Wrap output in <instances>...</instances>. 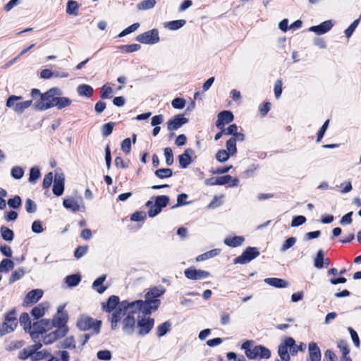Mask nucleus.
<instances>
[{"instance_id":"obj_49","label":"nucleus","mask_w":361,"mask_h":361,"mask_svg":"<svg viewBox=\"0 0 361 361\" xmlns=\"http://www.w3.org/2000/svg\"><path fill=\"white\" fill-rule=\"evenodd\" d=\"M78 9V3L75 1H69L67 4L66 12L70 15H75Z\"/></svg>"},{"instance_id":"obj_54","label":"nucleus","mask_w":361,"mask_h":361,"mask_svg":"<svg viewBox=\"0 0 361 361\" xmlns=\"http://www.w3.org/2000/svg\"><path fill=\"white\" fill-rule=\"evenodd\" d=\"M130 138H126L121 142V149L126 153L129 154L131 149V143Z\"/></svg>"},{"instance_id":"obj_35","label":"nucleus","mask_w":361,"mask_h":361,"mask_svg":"<svg viewBox=\"0 0 361 361\" xmlns=\"http://www.w3.org/2000/svg\"><path fill=\"white\" fill-rule=\"evenodd\" d=\"M155 4V0H144L137 5V8L139 11L147 10L154 8Z\"/></svg>"},{"instance_id":"obj_22","label":"nucleus","mask_w":361,"mask_h":361,"mask_svg":"<svg viewBox=\"0 0 361 361\" xmlns=\"http://www.w3.org/2000/svg\"><path fill=\"white\" fill-rule=\"evenodd\" d=\"M121 303L117 296L112 295L109 298L106 305H103V309L106 312H112L113 313Z\"/></svg>"},{"instance_id":"obj_40","label":"nucleus","mask_w":361,"mask_h":361,"mask_svg":"<svg viewBox=\"0 0 361 361\" xmlns=\"http://www.w3.org/2000/svg\"><path fill=\"white\" fill-rule=\"evenodd\" d=\"M219 252H220V250L218 249L212 250L211 251H209L207 252H205L202 255H199L198 257H196V260L197 262L204 261L208 258H211L212 257L217 255L219 253Z\"/></svg>"},{"instance_id":"obj_1","label":"nucleus","mask_w":361,"mask_h":361,"mask_svg":"<svg viewBox=\"0 0 361 361\" xmlns=\"http://www.w3.org/2000/svg\"><path fill=\"white\" fill-rule=\"evenodd\" d=\"M139 311H142L141 302H121V305L111 314V328L113 329H116L118 323L123 320V331L127 334H132L135 327V315H137Z\"/></svg>"},{"instance_id":"obj_15","label":"nucleus","mask_w":361,"mask_h":361,"mask_svg":"<svg viewBox=\"0 0 361 361\" xmlns=\"http://www.w3.org/2000/svg\"><path fill=\"white\" fill-rule=\"evenodd\" d=\"M184 273L186 278L190 280H200L210 276L209 272L207 271L196 269L192 267L185 269Z\"/></svg>"},{"instance_id":"obj_62","label":"nucleus","mask_w":361,"mask_h":361,"mask_svg":"<svg viewBox=\"0 0 361 361\" xmlns=\"http://www.w3.org/2000/svg\"><path fill=\"white\" fill-rule=\"evenodd\" d=\"M21 204V199L19 196H16L8 201V204L13 208H18Z\"/></svg>"},{"instance_id":"obj_20","label":"nucleus","mask_w":361,"mask_h":361,"mask_svg":"<svg viewBox=\"0 0 361 361\" xmlns=\"http://www.w3.org/2000/svg\"><path fill=\"white\" fill-rule=\"evenodd\" d=\"M310 359L311 361H320L321 352L319 348L314 342L309 344Z\"/></svg>"},{"instance_id":"obj_45","label":"nucleus","mask_w":361,"mask_h":361,"mask_svg":"<svg viewBox=\"0 0 361 361\" xmlns=\"http://www.w3.org/2000/svg\"><path fill=\"white\" fill-rule=\"evenodd\" d=\"M171 328V323L169 322H165L162 324L158 326V335L159 336H164Z\"/></svg>"},{"instance_id":"obj_28","label":"nucleus","mask_w":361,"mask_h":361,"mask_svg":"<svg viewBox=\"0 0 361 361\" xmlns=\"http://www.w3.org/2000/svg\"><path fill=\"white\" fill-rule=\"evenodd\" d=\"M185 23V20H177L165 23L164 27L170 30H176L182 27Z\"/></svg>"},{"instance_id":"obj_24","label":"nucleus","mask_w":361,"mask_h":361,"mask_svg":"<svg viewBox=\"0 0 361 361\" xmlns=\"http://www.w3.org/2000/svg\"><path fill=\"white\" fill-rule=\"evenodd\" d=\"M192 152L191 149H187L184 153L178 157L180 166L185 169L191 163L190 154Z\"/></svg>"},{"instance_id":"obj_46","label":"nucleus","mask_w":361,"mask_h":361,"mask_svg":"<svg viewBox=\"0 0 361 361\" xmlns=\"http://www.w3.org/2000/svg\"><path fill=\"white\" fill-rule=\"evenodd\" d=\"M164 157L166 164L171 166L173 163V155L172 149L170 147H166L164 149Z\"/></svg>"},{"instance_id":"obj_14","label":"nucleus","mask_w":361,"mask_h":361,"mask_svg":"<svg viewBox=\"0 0 361 361\" xmlns=\"http://www.w3.org/2000/svg\"><path fill=\"white\" fill-rule=\"evenodd\" d=\"M259 255L257 248L249 247H247L243 254L235 259V264H246L250 262L252 259L256 258Z\"/></svg>"},{"instance_id":"obj_4","label":"nucleus","mask_w":361,"mask_h":361,"mask_svg":"<svg viewBox=\"0 0 361 361\" xmlns=\"http://www.w3.org/2000/svg\"><path fill=\"white\" fill-rule=\"evenodd\" d=\"M165 292V288L162 286L154 287L145 294V300H136L141 302L142 311L147 314L156 311L160 305V300L156 299L161 296Z\"/></svg>"},{"instance_id":"obj_9","label":"nucleus","mask_w":361,"mask_h":361,"mask_svg":"<svg viewBox=\"0 0 361 361\" xmlns=\"http://www.w3.org/2000/svg\"><path fill=\"white\" fill-rule=\"evenodd\" d=\"M21 99L22 97L20 96H10L6 101V106L8 108H11L16 113L21 114L24 112L25 109L29 108L32 104V100H27L21 102H18Z\"/></svg>"},{"instance_id":"obj_7","label":"nucleus","mask_w":361,"mask_h":361,"mask_svg":"<svg viewBox=\"0 0 361 361\" xmlns=\"http://www.w3.org/2000/svg\"><path fill=\"white\" fill-rule=\"evenodd\" d=\"M101 325V321L93 319L85 315L80 316L77 322V326L80 329L92 331L94 334H98L100 332Z\"/></svg>"},{"instance_id":"obj_60","label":"nucleus","mask_w":361,"mask_h":361,"mask_svg":"<svg viewBox=\"0 0 361 361\" xmlns=\"http://www.w3.org/2000/svg\"><path fill=\"white\" fill-rule=\"evenodd\" d=\"M97 357L102 360H109L111 358V353L109 350H100L97 353Z\"/></svg>"},{"instance_id":"obj_44","label":"nucleus","mask_w":361,"mask_h":361,"mask_svg":"<svg viewBox=\"0 0 361 361\" xmlns=\"http://www.w3.org/2000/svg\"><path fill=\"white\" fill-rule=\"evenodd\" d=\"M80 281V277L78 275H70L66 278V282L68 286H75Z\"/></svg>"},{"instance_id":"obj_51","label":"nucleus","mask_w":361,"mask_h":361,"mask_svg":"<svg viewBox=\"0 0 361 361\" xmlns=\"http://www.w3.org/2000/svg\"><path fill=\"white\" fill-rule=\"evenodd\" d=\"M223 198H224V195L214 197V200L208 205V208L214 209L217 207H219L223 203Z\"/></svg>"},{"instance_id":"obj_18","label":"nucleus","mask_w":361,"mask_h":361,"mask_svg":"<svg viewBox=\"0 0 361 361\" xmlns=\"http://www.w3.org/2000/svg\"><path fill=\"white\" fill-rule=\"evenodd\" d=\"M233 115L229 111H224L219 114L218 119L216 121V127L223 130L225 125L231 123L233 120Z\"/></svg>"},{"instance_id":"obj_50","label":"nucleus","mask_w":361,"mask_h":361,"mask_svg":"<svg viewBox=\"0 0 361 361\" xmlns=\"http://www.w3.org/2000/svg\"><path fill=\"white\" fill-rule=\"evenodd\" d=\"M114 126V123H108L104 124L102 127V133L103 136L104 137L109 136L112 133Z\"/></svg>"},{"instance_id":"obj_56","label":"nucleus","mask_w":361,"mask_h":361,"mask_svg":"<svg viewBox=\"0 0 361 361\" xmlns=\"http://www.w3.org/2000/svg\"><path fill=\"white\" fill-rule=\"evenodd\" d=\"M360 19H357L355 21L352 23V24L345 30V34L347 38H349L353 32H354L355 29L357 27L358 23H359Z\"/></svg>"},{"instance_id":"obj_16","label":"nucleus","mask_w":361,"mask_h":361,"mask_svg":"<svg viewBox=\"0 0 361 361\" xmlns=\"http://www.w3.org/2000/svg\"><path fill=\"white\" fill-rule=\"evenodd\" d=\"M188 122V118L184 117L182 114H178L168 121L167 128L169 130H177Z\"/></svg>"},{"instance_id":"obj_12","label":"nucleus","mask_w":361,"mask_h":361,"mask_svg":"<svg viewBox=\"0 0 361 361\" xmlns=\"http://www.w3.org/2000/svg\"><path fill=\"white\" fill-rule=\"evenodd\" d=\"M137 41L143 44H155L159 41V32L152 29L137 36Z\"/></svg>"},{"instance_id":"obj_5","label":"nucleus","mask_w":361,"mask_h":361,"mask_svg":"<svg viewBox=\"0 0 361 361\" xmlns=\"http://www.w3.org/2000/svg\"><path fill=\"white\" fill-rule=\"evenodd\" d=\"M42 347V345L39 342L27 346L19 353L18 357L21 360L31 358L33 361L42 360L49 357L51 354L49 351L46 350H39Z\"/></svg>"},{"instance_id":"obj_61","label":"nucleus","mask_w":361,"mask_h":361,"mask_svg":"<svg viewBox=\"0 0 361 361\" xmlns=\"http://www.w3.org/2000/svg\"><path fill=\"white\" fill-rule=\"evenodd\" d=\"M306 221V219L303 216H298L293 218L291 222V226L296 227L303 224Z\"/></svg>"},{"instance_id":"obj_33","label":"nucleus","mask_w":361,"mask_h":361,"mask_svg":"<svg viewBox=\"0 0 361 361\" xmlns=\"http://www.w3.org/2000/svg\"><path fill=\"white\" fill-rule=\"evenodd\" d=\"M14 267V263L12 260L4 259L0 263V272L7 273Z\"/></svg>"},{"instance_id":"obj_47","label":"nucleus","mask_w":361,"mask_h":361,"mask_svg":"<svg viewBox=\"0 0 361 361\" xmlns=\"http://www.w3.org/2000/svg\"><path fill=\"white\" fill-rule=\"evenodd\" d=\"M139 27H140V23H135L131 25L130 26H129L128 27H127L126 29H125L124 30H123L118 35V37H124V36L135 31Z\"/></svg>"},{"instance_id":"obj_26","label":"nucleus","mask_w":361,"mask_h":361,"mask_svg":"<svg viewBox=\"0 0 361 361\" xmlns=\"http://www.w3.org/2000/svg\"><path fill=\"white\" fill-rule=\"evenodd\" d=\"M56 103L54 104V107H56L59 110L68 107L72 104V99L66 97H60L57 96L56 99Z\"/></svg>"},{"instance_id":"obj_36","label":"nucleus","mask_w":361,"mask_h":361,"mask_svg":"<svg viewBox=\"0 0 361 361\" xmlns=\"http://www.w3.org/2000/svg\"><path fill=\"white\" fill-rule=\"evenodd\" d=\"M226 150L227 151V152H229V154L231 156H233L237 152L235 138L231 137L226 142Z\"/></svg>"},{"instance_id":"obj_38","label":"nucleus","mask_w":361,"mask_h":361,"mask_svg":"<svg viewBox=\"0 0 361 361\" xmlns=\"http://www.w3.org/2000/svg\"><path fill=\"white\" fill-rule=\"evenodd\" d=\"M20 323L22 326H23V328L25 331L27 329L31 330L32 326L30 325V317L29 314L27 313H23L20 317ZM33 329V326H32Z\"/></svg>"},{"instance_id":"obj_52","label":"nucleus","mask_w":361,"mask_h":361,"mask_svg":"<svg viewBox=\"0 0 361 361\" xmlns=\"http://www.w3.org/2000/svg\"><path fill=\"white\" fill-rule=\"evenodd\" d=\"M11 175L14 178L20 179L23 176L24 171L20 166H15L11 169Z\"/></svg>"},{"instance_id":"obj_19","label":"nucleus","mask_w":361,"mask_h":361,"mask_svg":"<svg viewBox=\"0 0 361 361\" xmlns=\"http://www.w3.org/2000/svg\"><path fill=\"white\" fill-rule=\"evenodd\" d=\"M332 22L331 20H326L322 23L319 25L312 26L310 28V30L315 32L317 35H322L329 31L332 27Z\"/></svg>"},{"instance_id":"obj_39","label":"nucleus","mask_w":361,"mask_h":361,"mask_svg":"<svg viewBox=\"0 0 361 361\" xmlns=\"http://www.w3.org/2000/svg\"><path fill=\"white\" fill-rule=\"evenodd\" d=\"M0 231L1 236L5 240H13L14 235L13 231L5 226H1Z\"/></svg>"},{"instance_id":"obj_37","label":"nucleus","mask_w":361,"mask_h":361,"mask_svg":"<svg viewBox=\"0 0 361 361\" xmlns=\"http://www.w3.org/2000/svg\"><path fill=\"white\" fill-rule=\"evenodd\" d=\"M146 205L147 207H150L149 211H148V215L150 216V217H154L157 214H158L161 211V208L158 206L157 204V203L154 202V204H152V202L151 201H148L146 204Z\"/></svg>"},{"instance_id":"obj_34","label":"nucleus","mask_w":361,"mask_h":361,"mask_svg":"<svg viewBox=\"0 0 361 361\" xmlns=\"http://www.w3.org/2000/svg\"><path fill=\"white\" fill-rule=\"evenodd\" d=\"M324 255L323 250H319L317 252V256L315 257L314 260V267L317 269H322V268L324 267Z\"/></svg>"},{"instance_id":"obj_43","label":"nucleus","mask_w":361,"mask_h":361,"mask_svg":"<svg viewBox=\"0 0 361 361\" xmlns=\"http://www.w3.org/2000/svg\"><path fill=\"white\" fill-rule=\"evenodd\" d=\"M173 174L171 169H161L155 171V175L160 178L171 177Z\"/></svg>"},{"instance_id":"obj_30","label":"nucleus","mask_w":361,"mask_h":361,"mask_svg":"<svg viewBox=\"0 0 361 361\" xmlns=\"http://www.w3.org/2000/svg\"><path fill=\"white\" fill-rule=\"evenodd\" d=\"M63 204L64 207L68 209H70L73 212H76L80 209V206L78 204L77 201L73 198H68L63 200Z\"/></svg>"},{"instance_id":"obj_6","label":"nucleus","mask_w":361,"mask_h":361,"mask_svg":"<svg viewBox=\"0 0 361 361\" xmlns=\"http://www.w3.org/2000/svg\"><path fill=\"white\" fill-rule=\"evenodd\" d=\"M252 341H247L242 345V348L245 350L246 356L250 359H268L271 356L270 350L262 346H253Z\"/></svg>"},{"instance_id":"obj_13","label":"nucleus","mask_w":361,"mask_h":361,"mask_svg":"<svg viewBox=\"0 0 361 361\" xmlns=\"http://www.w3.org/2000/svg\"><path fill=\"white\" fill-rule=\"evenodd\" d=\"M17 319L13 314H8L6 317L5 322L0 325V336H4L13 331L17 326Z\"/></svg>"},{"instance_id":"obj_17","label":"nucleus","mask_w":361,"mask_h":361,"mask_svg":"<svg viewBox=\"0 0 361 361\" xmlns=\"http://www.w3.org/2000/svg\"><path fill=\"white\" fill-rule=\"evenodd\" d=\"M64 176L61 173H56L53 186V192L57 195H61L64 190Z\"/></svg>"},{"instance_id":"obj_27","label":"nucleus","mask_w":361,"mask_h":361,"mask_svg":"<svg viewBox=\"0 0 361 361\" xmlns=\"http://www.w3.org/2000/svg\"><path fill=\"white\" fill-rule=\"evenodd\" d=\"M230 181H232V186H235L238 184V180L237 178H233L232 176L229 175L218 178L214 184L225 185L228 183Z\"/></svg>"},{"instance_id":"obj_11","label":"nucleus","mask_w":361,"mask_h":361,"mask_svg":"<svg viewBox=\"0 0 361 361\" xmlns=\"http://www.w3.org/2000/svg\"><path fill=\"white\" fill-rule=\"evenodd\" d=\"M67 321V315L59 311L58 314L55 317L52 322L49 321H41L42 325H47L49 326H51L54 329H61L64 327L66 329V334L68 333V329L66 325Z\"/></svg>"},{"instance_id":"obj_58","label":"nucleus","mask_w":361,"mask_h":361,"mask_svg":"<svg viewBox=\"0 0 361 361\" xmlns=\"http://www.w3.org/2000/svg\"><path fill=\"white\" fill-rule=\"evenodd\" d=\"M121 49L127 53H131L136 51L140 49V45L137 44L127 45V46H123L121 47Z\"/></svg>"},{"instance_id":"obj_29","label":"nucleus","mask_w":361,"mask_h":361,"mask_svg":"<svg viewBox=\"0 0 361 361\" xmlns=\"http://www.w3.org/2000/svg\"><path fill=\"white\" fill-rule=\"evenodd\" d=\"M244 241V238L242 236L228 237L225 239L224 243L226 245L231 247H236L240 245Z\"/></svg>"},{"instance_id":"obj_42","label":"nucleus","mask_w":361,"mask_h":361,"mask_svg":"<svg viewBox=\"0 0 361 361\" xmlns=\"http://www.w3.org/2000/svg\"><path fill=\"white\" fill-rule=\"evenodd\" d=\"M229 152H227L226 149H220L216 154V159L219 162H225L230 157Z\"/></svg>"},{"instance_id":"obj_32","label":"nucleus","mask_w":361,"mask_h":361,"mask_svg":"<svg viewBox=\"0 0 361 361\" xmlns=\"http://www.w3.org/2000/svg\"><path fill=\"white\" fill-rule=\"evenodd\" d=\"M288 345L286 343V340L283 343H281L279 347V355L283 361H289L290 356L288 353Z\"/></svg>"},{"instance_id":"obj_21","label":"nucleus","mask_w":361,"mask_h":361,"mask_svg":"<svg viewBox=\"0 0 361 361\" xmlns=\"http://www.w3.org/2000/svg\"><path fill=\"white\" fill-rule=\"evenodd\" d=\"M49 305L47 302H43L37 306L35 307L31 312L32 316L35 319L40 318L43 317L48 310Z\"/></svg>"},{"instance_id":"obj_10","label":"nucleus","mask_w":361,"mask_h":361,"mask_svg":"<svg viewBox=\"0 0 361 361\" xmlns=\"http://www.w3.org/2000/svg\"><path fill=\"white\" fill-rule=\"evenodd\" d=\"M90 338L88 334H84L79 337L78 339V345L75 343V340L73 336L67 337L63 342V346L66 348H78L81 350L85 344Z\"/></svg>"},{"instance_id":"obj_48","label":"nucleus","mask_w":361,"mask_h":361,"mask_svg":"<svg viewBox=\"0 0 361 361\" xmlns=\"http://www.w3.org/2000/svg\"><path fill=\"white\" fill-rule=\"evenodd\" d=\"M169 202V197L166 195L158 196L156 198L155 203L161 209L165 207Z\"/></svg>"},{"instance_id":"obj_25","label":"nucleus","mask_w":361,"mask_h":361,"mask_svg":"<svg viewBox=\"0 0 361 361\" xmlns=\"http://www.w3.org/2000/svg\"><path fill=\"white\" fill-rule=\"evenodd\" d=\"M43 295V291L40 289L32 290L26 295V302L30 303L37 302Z\"/></svg>"},{"instance_id":"obj_8","label":"nucleus","mask_w":361,"mask_h":361,"mask_svg":"<svg viewBox=\"0 0 361 361\" xmlns=\"http://www.w3.org/2000/svg\"><path fill=\"white\" fill-rule=\"evenodd\" d=\"M151 313L147 314L143 311H139L137 314V326L140 329L139 334L145 335L148 334L154 326V321L150 317Z\"/></svg>"},{"instance_id":"obj_64","label":"nucleus","mask_w":361,"mask_h":361,"mask_svg":"<svg viewBox=\"0 0 361 361\" xmlns=\"http://www.w3.org/2000/svg\"><path fill=\"white\" fill-rule=\"evenodd\" d=\"M53 173L51 172L47 174L43 180V186L45 188H49L53 181Z\"/></svg>"},{"instance_id":"obj_3","label":"nucleus","mask_w":361,"mask_h":361,"mask_svg":"<svg viewBox=\"0 0 361 361\" xmlns=\"http://www.w3.org/2000/svg\"><path fill=\"white\" fill-rule=\"evenodd\" d=\"M53 327L49 326L47 325H41L37 326L36 323L33 324V329H36L37 331H31L30 336L36 342L37 339H39V336L43 339L44 343L45 344H50L54 342L60 337H63L66 334V329L64 327L61 329H54L51 331L49 333H47V331L52 329Z\"/></svg>"},{"instance_id":"obj_55","label":"nucleus","mask_w":361,"mask_h":361,"mask_svg":"<svg viewBox=\"0 0 361 361\" xmlns=\"http://www.w3.org/2000/svg\"><path fill=\"white\" fill-rule=\"evenodd\" d=\"M296 242V239L294 237H290L288 238L285 243H283V246L281 247V251L285 252L288 249L290 248L292 246L294 245V244Z\"/></svg>"},{"instance_id":"obj_53","label":"nucleus","mask_w":361,"mask_h":361,"mask_svg":"<svg viewBox=\"0 0 361 361\" xmlns=\"http://www.w3.org/2000/svg\"><path fill=\"white\" fill-rule=\"evenodd\" d=\"M171 104L174 109H182L185 107V100L182 98H176L172 101Z\"/></svg>"},{"instance_id":"obj_57","label":"nucleus","mask_w":361,"mask_h":361,"mask_svg":"<svg viewBox=\"0 0 361 361\" xmlns=\"http://www.w3.org/2000/svg\"><path fill=\"white\" fill-rule=\"evenodd\" d=\"M40 177V171L36 168L33 167L30 170L29 180L30 182H35Z\"/></svg>"},{"instance_id":"obj_31","label":"nucleus","mask_w":361,"mask_h":361,"mask_svg":"<svg viewBox=\"0 0 361 361\" xmlns=\"http://www.w3.org/2000/svg\"><path fill=\"white\" fill-rule=\"evenodd\" d=\"M77 91L80 96L90 97L92 94L93 89L87 85H80L78 87Z\"/></svg>"},{"instance_id":"obj_41","label":"nucleus","mask_w":361,"mask_h":361,"mask_svg":"<svg viewBox=\"0 0 361 361\" xmlns=\"http://www.w3.org/2000/svg\"><path fill=\"white\" fill-rule=\"evenodd\" d=\"M286 340V343L288 347L290 348V352L292 355L296 354L299 350V347L295 344V341L292 338H287Z\"/></svg>"},{"instance_id":"obj_59","label":"nucleus","mask_w":361,"mask_h":361,"mask_svg":"<svg viewBox=\"0 0 361 361\" xmlns=\"http://www.w3.org/2000/svg\"><path fill=\"white\" fill-rule=\"evenodd\" d=\"M112 92H113V90L109 86L104 85L102 87V97L104 99L110 98L111 97Z\"/></svg>"},{"instance_id":"obj_23","label":"nucleus","mask_w":361,"mask_h":361,"mask_svg":"<svg viewBox=\"0 0 361 361\" xmlns=\"http://www.w3.org/2000/svg\"><path fill=\"white\" fill-rule=\"evenodd\" d=\"M264 282L271 286L276 288H287L289 283L287 281L278 278H267L264 279Z\"/></svg>"},{"instance_id":"obj_63","label":"nucleus","mask_w":361,"mask_h":361,"mask_svg":"<svg viewBox=\"0 0 361 361\" xmlns=\"http://www.w3.org/2000/svg\"><path fill=\"white\" fill-rule=\"evenodd\" d=\"M32 231L36 233H41L44 229L42 225L39 221H35L32 225Z\"/></svg>"},{"instance_id":"obj_2","label":"nucleus","mask_w":361,"mask_h":361,"mask_svg":"<svg viewBox=\"0 0 361 361\" xmlns=\"http://www.w3.org/2000/svg\"><path fill=\"white\" fill-rule=\"evenodd\" d=\"M62 94L61 89L53 87L42 94L38 89H32L31 96L35 100L34 107L37 110L44 111L54 107L57 96Z\"/></svg>"}]
</instances>
